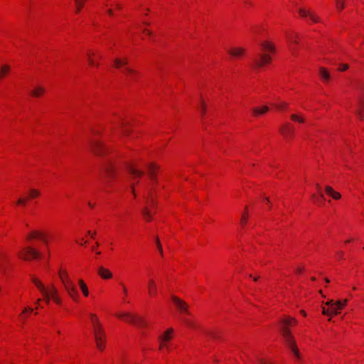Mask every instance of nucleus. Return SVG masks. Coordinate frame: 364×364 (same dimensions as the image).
<instances>
[{
    "instance_id": "1",
    "label": "nucleus",
    "mask_w": 364,
    "mask_h": 364,
    "mask_svg": "<svg viewBox=\"0 0 364 364\" xmlns=\"http://www.w3.org/2000/svg\"><path fill=\"white\" fill-rule=\"evenodd\" d=\"M292 322L294 323H296V321L293 318H287L284 319L282 321L283 326L281 327L280 330L286 344L289 346V348L291 349L294 355L298 359H300V353L296 347L295 341L293 336H291L289 329L286 326L287 325H291Z\"/></svg>"
},
{
    "instance_id": "2",
    "label": "nucleus",
    "mask_w": 364,
    "mask_h": 364,
    "mask_svg": "<svg viewBox=\"0 0 364 364\" xmlns=\"http://www.w3.org/2000/svg\"><path fill=\"white\" fill-rule=\"evenodd\" d=\"M58 275L69 296L73 300L77 301L79 299V294L75 284L70 278L67 271L65 269H60Z\"/></svg>"
},
{
    "instance_id": "3",
    "label": "nucleus",
    "mask_w": 364,
    "mask_h": 364,
    "mask_svg": "<svg viewBox=\"0 0 364 364\" xmlns=\"http://www.w3.org/2000/svg\"><path fill=\"white\" fill-rule=\"evenodd\" d=\"M116 316L124 319L125 321L128 323H131L138 327H144L146 326L145 321L142 319V318L134 315L129 313L126 312H120L116 314Z\"/></svg>"
},
{
    "instance_id": "4",
    "label": "nucleus",
    "mask_w": 364,
    "mask_h": 364,
    "mask_svg": "<svg viewBox=\"0 0 364 364\" xmlns=\"http://www.w3.org/2000/svg\"><path fill=\"white\" fill-rule=\"evenodd\" d=\"M114 64L117 68L124 67V68L122 70V73H124L130 80H134V75L136 73V72L134 70L126 67L127 65L128 64V60L127 58H116L114 60Z\"/></svg>"
},
{
    "instance_id": "5",
    "label": "nucleus",
    "mask_w": 364,
    "mask_h": 364,
    "mask_svg": "<svg viewBox=\"0 0 364 364\" xmlns=\"http://www.w3.org/2000/svg\"><path fill=\"white\" fill-rule=\"evenodd\" d=\"M18 257L24 260H31L32 259H36L40 257V252L34 248L31 247H26L20 252Z\"/></svg>"
},
{
    "instance_id": "6",
    "label": "nucleus",
    "mask_w": 364,
    "mask_h": 364,
    "mask_svg": "<svg viewBox=\"0 0 364 364\" xmlns=\"http://www.w3.org/2000/svg\"><path fill=\"white\" fill-rule=\"evenodd\" d=\"M347 300H344L343 301H337L336 302V304L331 307H330L328 309H326V308H323L322 313L324 315L330 316L332 314L337 315L338 314V310L342 309L344 306L346 304Z\"/></svg>"
},
{
    "instance_id": "7",
    "label": "nucleus",
    "mask_w": 364,
    "mask_h": 364,
    "mask_svg": "<svg viewBox=\"0 0 364 364\" xmlns=\"http://www.w3.org/2000/svg\"><path fill=\"white\" fill-rule=\"evenodd\" d=\"M358 90L360 95L358 99V109L355 110V113L360 119H363L364 113V87H360Z\"/></svg>"
},
{
    "instance_id": "8",
    "label": "nucleus",
    "mask_w": 364,
    "mask_h": 364,
    "mask_svg": "<svg viewBox=\"0 0 364 364\" xmlns=\"http://www.w3.org/2000/svg\"><path fill=\"white\" fill-rule=\"evenodd\" d=\"M173 328H168L163 335H161L159 337L160 349L166 348L167 350H168V346L167 344V342L171 339V334L173 333Z\"/></svg>"
},
{
    "instance_id": "9",
    "label": "nucleus",
    "mask_w": 364,
    "mask_h": 364,
    "mask_svg": "<svg viewBox=\"0 0 364 364\" xmlns=\"http://www.w3.org/2000/svg\"><path fill=\"white\" fill-rule=\"evenodd\" d=\"M31 239H39L46 246H48L47 235L44 232L40 230H33L27 236V240H30Z\"/></svg>"
},
{
    "instance_id": "10",
    "label": "nucleus",
    "mask_w": 364,
    "mask_h": 364,
    "mask_svg": "<svg viewBox=\"0 0 364 364\" xmlns=\"http://www.w3.org/2000/svg\"><path fill=\"white\" fill-rule=\"evenodd\" d=\"M32 282L36 284V286L38 288V289L41 291L43 295L45 297V300L47 304L50 302V299H52L51 296H50V293L48 289H47L45 286L38 281L36 278H33Z\"/></svg>"
},
{
    "instance_id": "11",
    "label": "nucleus",
    "mask_w": 364,
    "mask_h": 364,
    "mask_svg": "<svg viewBox=\"0 0 364 364\" xmlns=\"http://www.w3.org/2000/svg\"><path fill=\"white\" fill-rule=\"evenodd\" d=\"M271 60V56L269 54L266 53H259V58L255 60V66L262 68L264 65L269 63Z\"/></svg>"
},
{
    "instance_id": "12",
    "label": "nucleus",
    "mask_w": 364,
    "mask_h": 364,
    "mask_svg": "<svg viewBox=\"0 0 364 364\" xmlns=\"http://www.w3.org/2000/svg\"><path fill=\"white\" fill-rule=\"evenodd\" d=\"M90 318L93 326L94 335L102 334L104 332L102 324L95 314H90Z\"/></svg>"
},
{
    "instance_id": "13",
    "label": "nucleus",
    "mask_w": 364,
    "mask_h": 364,
    "mask_svg": "<svg viewBox=\"0 0 364 364\" xmlns=\"http://www.w3.org/2000/svg\"><path fill=\"white\" fill-rule=\"evenodd\" d=\"M172 299L173 303L175 304V305L180 311L184 312L188 314H189L188 310V306L187 305V304H186L183 301H182L181 299L175 296H172Z\"/></svg>"
},
{
    "instance_id": "14",
    "label": "nucleus",
    "mask_w": 364,
    "mask_h": 364,
    "mask_svg": "<svg viewBox=\"0 0 364 364\" xmlns=\"http://www.w3.org/2000/svg\"><path fill=\"white\" fill-rule=\"evenodd\" d=\"M92 151L97 155H102L106 151V148L99 141H92L91 144Z\"/></svg>"
},
{
    "instance_id": "15",
    "label": "nucleus",
    "mask_w": 364,
    "mask_h": 364,
    "mask_svg": "<svg viewBox=\"0 0 364 364\" xmlns=\"http://www.w3.org/2000/svg\"><path fill=\"white\" fill-rule=\"evenodd\" d=\"M94 336H95L96 346H97V348L101 350H103L105 346V332L102 333V334H95Z\"/></svg>"
},
{
    "instance_id": "16",
    "label": "nucleus",
    "mask_w": 364,
    "mask_h": 364,
    "mask_svg": "<svg viewBox=\"0 0 364 364\" xmlns=\"http://www.w3.org/2000/svg\"><path fill=\"white\" fill-rule=\"evenodd\" d=\"M299 13L304 18L309 16V18L313 22L316 23V22H318L319 21L318 17L316 16L314 13L311 12L310 11H307V10H305L304 9H299Z\"/></svg>"
},
{
    "instance_id": "17",
    "label": "nucleus",
    "mask_w": 364,
    "mask_h": 364,
    "mask_svg": "<svg viewBox=\"0 0 364 364\" xmlns=\"http://www.w3.org/2000/svg\"><path fill=\"white\" fill-rule=\"evenodd\" d=\"M147 289L149 294L155 296L157 294V286L154 279H150L147 283Z\"/></svg>"
},
{
    "instance_id": "18",
    "label": "nucleus",
    "mask_w": 364,
    "mask_h": 364,
    "mask_svg": "<svg viewBox=\"0 0 364 364\" xmlns=\"http://www.w3.org/2000/svg\"><path fill=\"white\" fill-rule=\"evenodd\" d=\"M228 53L231 56L234 58H238L245 53V49L242 47L232 48L228 50Z\"/></svg>"
},
{
    "instance_id": "19",
    "label": "nucleus",
    "mask_w": 364,
    "mask_h": 364,
    "mask_svg": "<svg viewBox=\"0 0 364 364\" xmlns=\"http://www.w3.org/2000/svg\"><path fill=\"white\" fill-rule=\"evenodd\" d=\"M98 274L105 279H110L112 277V273L107 269H105L103 267H100L98 268Z\"/></svg>"
},
{
    "instance_id": "20",
    "label": "nucleus",
    "mask_w": 364,
    "mask_h": 364,
    "mask_svg": "<svg viewBox=\"0 0 364 364\" xmlns=\"http://www.w3.org/2000/svg\"><path fill=\"white\" fill-rule=\"evenodd\" d=\"M260 46H261L262 50L264 52L274 53L275 51L274 45L270 42L264 41L260 43Z\"/></svg>"
},
{
    "instance_id": "21",
    "label": "nucleus",
    "mask_w": 364,
    "mask_h": 364,
    "mask_svg": "<svg viewBox=\"0 0 364 364\" xmlns=\"http://www.w3.org/2000/svg\"><path fill=\"white\" fill-rule=\"evenodd\" d=\"M280 132L284 136H291L294 133V128L289 124H286L280 128Z\"/></svg>"
},
{
    "instance_id": "22",
    "label": "nucleus",
    "mask_w": 364,
    "mask_h": 364,
    "mask_svg": "<svg viewBox=\"0 0 364 364\" xmlns=\"http://www.w3.org/2000/svg\"><path fill=\"white\" fill-rule=\"evenodd\" d=\"M127 171L132 175L133 178L136 177H141L144 174V172L142 171L138 170L137 168L131 165L127 166Z\"/></svg>"
},
{
    "instance_id": "23",
    "label": "nucleus",
    "mask_w": 364,
    "mask_h": 364,
    "mask_svg": "<svg viewBox=\"0 0 364 364\" xmlns=\"http://www.w3.org/2000/svg\"><path fill=\"white\" fill-rule=\"evenodd\" d=\"M269 111V107L266 105L262 107H254L252 108V114L255 117L264 114Z\"/></svg>"
},
{
    "instance_id": "24",
    "label": "nucleus",
    "mask_w": 364,
    "mask_h": 364,
    "mask_svg": "<svg viewBox=\"0 0 364 364\" xmlns=\"http://www.w3.org/2000/svg\"><path fill=\"white\" fill-rule=\"evenodd\" d=\"M325 190L328 195L336 200L340 199L341 197V194L335 191L331 186H326Z\"/></svg>"
},
{
    "instance_id": "25",
    "label": "nucleus",
    "mask_w": 364,
    "mask_h": 364,
    "mask_svg": "<svg viewBox=\"0 0 364 364\" xmlns=\"http://www.w3.org/2000/svg\"><path fill=\"white\" fill-rule=\"evenodd\" d=\"M319 75L324 82L328 81L331 77L329 72L323 67L319 68Z\"/></svg>"
},
{
    "instance_id": "26",
    "label": "nucleus",
    "mask_w": 364,
    "mask_h": 364,
    "mask_svg": "<svg viewBox=\"0 0 364 364\" xmlns=\"http://www.w3.org/2000/svg\"><path fill=\"white\" fill-rule=\"evenodd\" d=\"M104 171L108 178H111L114 173V166L112 164H108L105 166Z\"/></svg>"
},
{
    "instance_id": "27",
    "label": "nucleus",
    "mask_w": 364,
    "mask_h": 364,
    "mask_svg": "<svg viewBox=\"0 0 364 364\" xmlns=\"http://www.w3.org/2000/svg\"><path fill=\"white\" fill-rule=\"evenodd\" d=\"M45 92V89L44 87H41V86H37L32 91H31V95L33 96V97H40L41 95H43V93Z\"/></svg>"
},
{
    "instance_id": "28",
    "label": "nucleus",
    "mask_w": 364,
    "mask_h": 364,
    "mask_svg": "<svg viewBox=\"0 0 364 364\" xmlns=\"http://www.w3.org/2000/svg\"><path fill=\"white\" fill-rule=\"evenodd\" d=\"M157 169V166L154 164H150L148 166V172L150 177L154 180L155 178L156 170Z\"/></svg>"
},
{
    "instance_id": "29",
    "label": "nucleus",
    "mask_w": 364,
    "mask_h": 364,
    "mask_svg": "<svg viewBox=\"0 0 364 364\" xmlns=\"http://www.w3.org/2000/svg\"><path fill=\"white\" fill-rule=\"evenodd\" d=\"M78 283L84 296H87L89 295V290L86 284L82 279H79Z\"/></svg>"
},
{
    "instance_id": "30",
    "label": "nucleus",
    "mask_w": 364,
    "mask_h": 364,
    "mask_svg": "<svg viewBox=\"0 0 364 364\" xmlns=\"http://www.w3.org/2000/svg\"><path fill=\"white\" fill-rule=\"evenodd\" d=\"M141 213L144 216V218L147 220L150 221L151 220V211L148 206L144 208L141 210Z\"/></svg>"
},
{
    "instance_id": "31",
    "label": "nucleus",
    "mask_w": 364,
    "mask_h": 364,
    "mask_svg": "<svg viewBox=\"0 0 364 364\" xmlns=\"http://www.w3.org/2000/svg\"><path fill=\"white\" fill-rule=\"evenodd\" d=\"M95 55V53L94 52L89 51L87 53V60H88V63H89V64L90 65L98 67L99 64L96 63L95 62V60H93V58H92V56Z\"/></svg>"
},
{
    "instance_id": "32",
    "label": "nucleus",
    "mask_w": 364,
    "mask_h": 364,
    "mask_svg": "<svg viewBox=\"0 0 364 364\" xmlns=\"http://www.w3.org/2000/svg\"><path fill=\"white\" fill-rule=\"evenodd\" d=\"M85 0H75V4L76 6L77 14L80 13V9L83 7Z\"/></svg>"
},
{
    "instance_id": "33",
    "label": "nucleus",
    "mask_w": 364,
    "mask_h": 364,
    "mask_svg": "<svg viewBox=\"0 0 364 364\" xmlns=\"http://www.w3.org/2000/svg\"><path fill=\"white\" fill-rule=\"evenodd\" d=\"M291 119L293 121L298 122L299 123H304L305 122V119L304 117L298 116L297 114H295L291 115Z\"/></svg>"
},
{
    "instance_id": "34",
    "label": "nucleus",
    "mask_w": 364,
    "mask_h": 364,
    "mask_svg": "<svg viewBox=\"0 0 364 364\" xmlns=\"http://www.w3.org/2000/svg\"><path fill=\"white\" fill-rule=\"evenodd\" d=\"M146 203H147L148 205H149L151 207H154L155 206V203H154V199L152 198V195H151V193L146 198Z\"/></svg>"
},
{
    "instance_id": "35",
    "label": "nucleus",
    "mask_w": 364,
    "mask_h": 364,
    "mask_svg": "<svg viewBox=\"0 0 364 364\" xmlns=\"http://www.w3.org/2000/svg\"><path fill=\"white\" fill-rule=\"evenodd\" d=\"M10 67L7 65H5L1 67L0 70V77H3L4 75H6L9 71Z\"/></svg>"
},
{
    "instance_id": "36",
    "label": "nucleus",
    "mask_w": 364,
    "mask_h": 364,
    "mask_svg": "<svg viewBox=\"0 0 364 364\" xmlns=\"http://www.w3.org/2000/svg\"><path fill=\"white\" fill-rule=\"evenodd\" d=\"M200 110L201 116H202V117H203L206 112V105L203 99H201V101H200Z\"/></svg>"
},
{
    "instance_id": "37",
    "label": "nucleus",
    "mask_w": 364,
    "mask_h": 364,
    "mask_svg": "<svg viewBox=\"0 0 364 364\" xmlns=\"http://www.w3.org/2000/svg\"><path fill=\"white\" fill-rule=\"evenodd\" d=\"M29 193H30L31 198H34L36 197H38L41 194L40 191L37 189H31L29 191Z\"/></svg>"
},
{
    "instance_id": "38",
    "label": "nucleus",
    "mask_w": 364,
    "mask_h": 364,
    "mask_svg": "<svg viewBox=\"0 0 364 364\" xmlns=\"http://www.w3.org/2000/svg\"><path fill=\"white\" fill-rule=\"evenodd\" d=\"M248 220L247 207H245V213L241 217V224L245 225Z\"/></svg>"
},
{
    "instance_id": "39",
    "label": "nucleus",
    "mask_w": 364,
    "mask_h": 364,
    "mask_svg": "<svg viewBox=\"0 0 364 364\" xmlns=\"http://www.w3.org/2000/svg\"><path fill=\"white\" fill-rule=\"evenodd\" d=\"M48 291H49L50 296H51V297L55 296H58V290L55 288V287L53 286V285L51 286V287L48 290Z\"/></svg>"
},
{
    "instance_id": "40",
    "label": "nucleus",
    "mask_w": 364,
    "mask_h": 364,
    "mask_svg": "<svg viewBox=\"0 0 364 364\" xmlns=\"http://www.w3.org/2000/svg\"><path fill=\"white\" fill-rule=\"evenodd\" d=\"M156 246H157V248L159 250V252L160 255L161 256H163L162 246H161V244L160 240H159L158 237H156Z\"/></svg>"
},
{
    "instance_id": "41",
    "label": "nucleus",
    "mask_w": 364,
    "mask_h": 364,
    "mask_svg": "<svg viewBox=\"0 0 364 364\" xmlns=\"http://www.w3.org/2000/svg\"><path fill=\"white\" fill-rule=\"evenodd\" d=\"M336 6L338 9H342L344 8L343 0H336Z\"/></svg>"
},
{
    "instance_id": "42",
    "label": "nucleus",
    "mask_w": 364,
    "mask_h": 364,
    "mask_svg": "<svg viewBox=\"0 0 364 364\" xmlns=\"http://www.w3.org/2000/svg\"><path fill=\"white\" fill-rule=\"evenodd\" d=\"M27 311H30V312H31V311H33V309H32V308H30V307H26V308H25V309H24V310H23V313H22V314H20V316H20V318H21V319L25 320V318H24V316H23V314H24V313H26V312H27Z\"/></svg>"
},
{
    "instance_id": "43",
    "label": "nucleus",
    "mask_w": 364,
    "mask_h": 364,
    "mask_svg": "<svg viewBox=\"0 0 364 364\" xmlns=\"http://www.w3.org/2000/svg\"><path fill=\"white\" fill-rule=\"evenodd\" d=\"M287 40L291 43H297V41L294 38V37L292 35H288Z\"/></svg>"
},
{
    "instance_id": "44",
    "label": "nucleus",
    "mask_w": 364,
    "mask_h": 364,
    "mask_svg": "<svg viewBox=\"0 0 364 364\" xmlns=\"http://www.w3.org/2000/svg\"><path fill=\"white\" fill-rule=\"evenodd\" d=\"M275 107L279 109H284L287 107V104L286 102H282L279 105H275Z\"/></svg>"
},
{
    "instance_id": "45",
    "label": "nucleus",
    "mask_w": 364,
    "mask_h": 364,
    "mask_svg": "<svg viewBox=\"0 0 364 364\" xmlns=\"http://www.w3.org/2000/svg\"><path fill=\"white\" fill-rule=\"evenodd\" d=\"M26 201H27V199L20 198H18V200H17V204H18V205H25V204H26Z\"/></svg>"
},
{
    "instance_id": "46",
    "label": "nucleus",
    "mask_w": 364,
    "mask_h": 364,
    "mask_svg": "<svg viewBox=\"0 0 364 364\" xmlns=\"http://www.w3.org/2000/svg\"><path fill=\"white\" fill-rule=\"evenodd\" d=\"M183 321L185 322V323H186L188 326H189V327H194V324H193V323L191 321H190V320H188V319H185V318H184V319H183Z\"/></svg>"
},
{
    "instance_id": "47",
    "label": "nucleus",
    "mask_w": 364,
    "mask_h": 364,
    "mask_svg": "<svg viewBox=\"0 0 364 364\" xmlns=\"http://www.w3.org/2000/svg\"><path fill=\"white\" fill-rule=\"evenodd\" d=\"M125 124H126V123L124 122L121 123V126L122 128V132L124 134H128L129 131L124 127Z\"/></svg>"
},
{
    "instance_id": "48",
    "label": "nucleus",
    "mask_w": 364,
    "mask_h": 364,
    "mask_svg": "<svg viewBox=\"0 0 364 364\" xmlns=\"http://www.w3.org/2000/svg\"><path fill=\"white\" fill-rule=\"evenodd\" d=\"M53 300L58 304H61V299L58 296H55L52 297Z\"/></svg>"
},
{
    "instance_id": "49",
    "label": "nucleus",
    "mask_w": 364,
    "mask_h": 364,
    "mask_svg": "<svg viewBox=\"0 0 364 364\" xmlns=\"http://www.w3.org/2000/svg\"><path fill=\"white\" fill-rule=\"evenodd\" d=\"M348 68V65L347 64H341L338 70L341 71H344L346 70Z\"/></svg>"
},
{
    "instance_id": "50",
    "label": "nucleus",
    "mask_w": 364,
    "mask_h": 364,
    "mask_svg": "<svg viewBox=\"0 0 364 364\" xmlns=\"http://www.w3.org/2000/svg\"><path fill=\"white\" fill-rule=\"evenodd\" d=\"M4 257H5L4 255H0V269L1 270H4V265H3V262H1V260L4 259Z\"/></svg>"
},
{
    "instance_id": "51",
    "label": "nucleus",
    "mask_w": 364,
    "mask_h": 364,
    "mask_svg": "<svg viewBox=\"0 0 364 364\" xmlns=\"http://www.w3.org/2000/svg\"><path fill=\"white\" fill-rule=\"evenodd\" d=\"M336 255L338 257V259H343V256H344V253L342 251H338L337 253H336Z\"/></svg>"
},
{
    "instance_id": "52",
    "label": "nucleus",
    "mask_w": 364,
    "mask_h": 364,
    "mask_svg": "<svg viewBox=\"0 0 364 364\" xmlns=\"http://www.w3.org/2000/svg\"><path fill=\"white\" fill-rule=\"evenodd\" d=\"M335 304H336V302H334L333 300L328 301L326 303V305L329 306V307H331V306H334Z\"/></svg>"
},
{
    "instance_id": "53",
    "label": "nucleus",
    "mask_w": 364,
    "mask_h": 364,
    "mask_svg": "<svg viewBox=\"0 0 364 364\" xmlns=\"http://www.w3.org/2000/svg\"><path fill=\"white\" fill-rule=\"evenodd\" d=\"M208 336H210V337H212L213 338H215L217 337L216 333H215L213 332L208 333Z\"/></svg>"
},
{
    "instance_id": "54",
    "label": "nucleus",
    "mask_w": 364,
    "mask_h": 364,
    "mask_svg": "<svg viewBox=\"0 0 364 364\" xmlns=\"http://www.w3.org/2000/svg\"><path fill=\"white\" fill-rule=\"evenodd\" d=\"M122 287L123 293L124 294H127V289L126 287L124 284H122Z\"/></svg>"
},
{
    "instance_id": "55",
    "label": "nucleus",
    "mask_w": 364,
    "mask_h": 364,
    "mask_svg": "<svg viewBox=\"0 0 364 364\" xmlns=\"http://www.w3.org/2000/svg\"><path fill=\"white\" fill-rule=\"evenodd\" d=\"M316 187H317V188H318V191H320V190H319V185H318V184H316ZM319 194H320V197H321V198L323 199V193H321V192H319Z\"/></svg>"
},
{
    "instance_id": "56",
    "label": "nucleus",
    "mask_w": 364,
    "mask_h": 364,
    "mask_svg": "<svg viewBox=\"0 0 364 364\" xmlns=\"http://www.w3.org/2000/svg\"><path fill=\"white\" fill-rule=\"evenodd\" d=\"M143 32L147 35H151V31L147 29H144Z\"/></svg>"
},
{
    "instance_id": "57",
    "label": "nucleus",
    "mask_w": 364,
    "mask_h": 364,
    "mask_svg": "<svg viewBox=\"0 0 364 364\" xmlns=\"http://www.w3.org/2000/svg\"><path fill=\"white\" fill-rule=\"evenodd\" d=\"M107 14L109 15V16H112L113 15V11L112 9H108L107 11Z\"/></svg>"
},
{
    "instance_id": "58",
    "label": "nucleus",
    "mask_w": 364,
    "mask_h": 364,
    "mask_svg": "<svg viewBox=\"0 0 364 364\" xmlns=\"http://www.w3.org/2000/svg\"><path fill=\"white\" fill-rule=\"evenodd\" d=\"M296 271V273L299 274V273L302 272L303 269L301 267H298Z\"/></svg>"
},
{
    "instance_id": "59",
    "label": "nucleus",
    "mask_w": 364,
    "mask_h": 364,
    "mask_svg": "<svg viewBox=\"0 0 364 364\" xmlns=\"http://www.w3.org/2000/svg\"><path fill=\"white\" fill-rule=\"evenodd\" d=\"M87 233L91 235L92 237H94L96 235V232L91 233L90 231H88Z\"/></svg>"
},
{
    "instance_id": "60",
    "label": "nucleus",
    "mask_w": 364,
    "mask_h": 364,
    "mask_svg": "<svg viewBox=\"0 0 364 364\" xmlns=\"http://www.w3.org/2000/svg\"><path fill=\"white\" fill-rule=\"evenodd\" d=\"M116 8H117V9H122V6H121V4H117V5H116Z\"/></svg>"
},
{
    "instance_id": "61",
    "label": "nucleus",
    "mask_w": 364,
    "mask_h": 364,
    "mask_svg": "<svg viewBox=\"0 0 364 364\" xmlns=\"http://www.w3.org/2000/svg\"><path fill=\"white\" fill-rule=\"evenodd\" d=\"M259 362L261 363V364H271V363H266L262 360H260Z\"/></svg>"
},
{
    "instance_id": "62",
    "label": "nucleus",
    "mask_w": 364,
    "mask_h": 364,
    "mask_svg": "<svg viewBox=\"0 0 364 364\" xmlns=\"http://www.w3.org/2000/svg\"><path fill=\"white\" fill-rule=\"evenodd\" d=\"M131 188H132V192L134 194V185L131 186Z\"/></svg>"
},
{
    "instance_id": "63",
    "label": "nucleus",
    "mask_w": 364,
    "mask_h": 364,
    "mask_svg": "<svg viewBox=\"0 0 364 364\" xmlns=\"http://www.w3.org/2000/svg\"><path fill=\"white\" fill-rule=\"evenodd\" d=\"M41 299H38L36 301V305H38L39 302L41 301Z\"/></svg>"
},
{
    "instance_id": "64",
    "label": "nucleus",
    "mask_w": 364,
    "mask_h": 364,
    "mask_svg": "<svg viewBox=\"0 0 364 364\" xmlns=\"http://www.w3.org/2000/svg\"><path fill=\"white\" fill-rule=\"evenodd\" d=\"M301 313L304 316H306V312H305L304 311H303V310H302V311H301Z\"/></svg>"
}]
</instances>
